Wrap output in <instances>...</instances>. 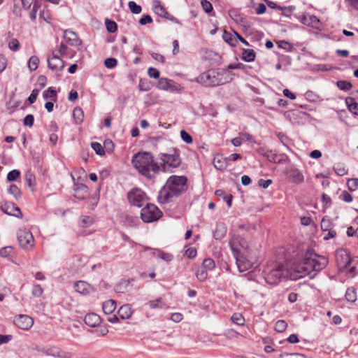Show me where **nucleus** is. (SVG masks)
I'll list each match as a JSON object with an SVG mask.
<instances>
[{"instance_id": "obj_51", "label": "nucleus", "mask_w": 358, "mask_h": 358, "mask_svg": "<svg viewBox=\"0 0 358 358\" xmlns=\"http://www.w3.org/2000/svg\"><path fill=\"white\" fill-rule=\"evenodd\" d=\"M20 47V42L17 38H12L8 43V48L12 51H17Z\"/></svg>"}, {"instance_id": "obj_1", "label": "nucleus", "mask_w": 358, "mask_h": 358, "mask_svg": "<svg viewBox=\"0 0 358 358\" xmlns=\"http://www.w3.org/2000/svg\"><path fill=\"white\" fill-rule=\"evenodd\" d=\"M187 178L183 176H170L159 192L157 201L162 204L171 202L183 193L187 187Z\"/></svg>"}, {"instance_id": "obj_15", "label": "nucleus", "mask_w": 358, "mask_h": 358, "mask_svg": "<svg viewBox=\"0 0 358 358\" xmlns=\"http://www.w3.org/2000/svg\"><path fill=\"white\" fill-rule=\"evenodd\" d=\"M248 254V253H243L238 254V256H234L236 259L238 270L241 273L250 269L252 266V263L246 257Z\"/></svg>"}, {"instance_id": "obj_5", "label": "nucleus", "mask_w": 358, "mask_h": 358, "mask_svg": "<svg viewBox=\"0 0 358 358\" xmlns=\"http://www.w3.org/2000/svg\"><path fill=\"white\" fill-rule=\"evenodd\" d=\"M222 76L215 70H208L200 74L196 80L205 87H215L224 83L221 78Z\"/></svg>"}, {"instance_id": "obj_64", "label": "nucleus", "mask_w": 358, "mask_h": 358, "mask_svg": "<svg viewBox=\"0 0 358 358\" xmlns=\"http://www.w3.org/2000/svg\"><path fill=\"white\" fill-rule=\"evenodd\" d=\"M148 76L150 78H158L159 77V71L155 68L150 67L148 71Z\"/></svg>"}, {"instance_id": "obj_29", "label": "nucleus", "mask_w": 358, "mask_h": 358, "mask_svg": "<svg viewBox=\"0 0 358 358\" xmlns=\"http://www.w3.org/2000/svg\"><path fill=\"white\" fill-rule=\"evenodd\" d=\"M215 195L217 197L223 199V200L227 203L229 208L231 206L233 198L231 194L226 193L222 189H217L215 191Z\"/></svg>"}, {"instance_id": "obj_6", "label": "nucleus", "mask_w": 358, "mask_h": 358, "mask_svg": "<svg viewBox=\"0 0 358 358\" xmlns=\"http://www.w3.org/2000/svg\"><path fill=\"white\" fill-rule=\"evenodd\" d=\"M289 273V279L296 280L299 278H303L306 275H309L310 278H313L315 273L311 274L310 271L308 268L306 264V258H305L301 262L294 264L289 268H287Z\"/></svg>"}, {"instance_id": "obj_28", "label": "nucleus", "mask_w": 358, "mask_h": 358, "mask_svg": "<svg viewBox=\"0 0 358 358\" xmlns=\"http://www.w3.org/2000/svg\"><path fill=\"white\" fill-rule=\"evenodd\" d=\"M102 308L105 314H110L116 308V301L112 299L108 300L103 303Z\"/></svg>"}, {"instance_id": "obj_30", "label": "nucleus", "mask_w": 358, "mask_h": 358, "mask_svg": "<svg viewBox=\"0 0 358 358\" xmlns=\"http://www.w3.org/2000/svg\"><path fill=\"white\" fill-rule=\"evenodd\" d=\"M292 181L296 184H300L303 182L304 178L301 171L296 169H292L290 172Z\"/></svg>"}, {"instance_id": "obj_12", "label": "nucleus", "mask_w": 358, "mask_h": 358, "mask_svg": "<svg viewBox=\"0 0 358 358\" xmlns=\"http://www.w3.org/2000/svg\"><path fill=\"white\" fill-rule=\"evenodd\" d=\"M132 315L131 307L129 304L122 306L116 315H113L108 318V320L111 323H116L121 320H126L129 318Z\"/></svg>"}, {"instance_id": "obj_56", "label": "nucleus", "mask_w": 358, "mask_h": 358, "mask_svg": "<svg viewBox=\"0 0 358 358\" xmlns=\"http://www.w3.org/2000/svg\"><path fill=\"white\" fill-rule=\"evenodd\" d=\"M117 61L115 58H112V57L107 58L104 61L105 66L108 69H113V68L117 66Z\"/></svg>"}, {"instance_id": "obj_17", "label": "nucleus", "mask_w": 358, "mask_h": 358, "mask_svg": "<svg viewBox=\"0 0 358 358\" xmlns=\"http://www.w3.org/2000/svg\"><path fill=\"white\" fill-rule=\"evenodd\" d=\"M261 153L270 162L275 164L282 162L286 157L285 155L278 154L275 150H262Z\"/></svg>"}, {"instance_id": "obj_61", "label": "nucleus", "mask_w": 358, "mask_h": 358, "mask_svg": "<svg viewBox=\"0 0 358 358\" xmlns=\"http://www.w3.org/2000/svg\"><path fill=\"white\" fill-rule=\"evenodd\" d=\"M34 122V117L32 115L29 114L25 116L23 120V123L25 126L32 127Z\"/></svg>"}, {"instance_id": "obj_31", "label": "nucleus", "mask_w": 358, "mask_h": 358, "mask_svg": "<svg viewBox=\"0 0 358 358\" xmlns=\"http://www.w3.org/2000/svg\"><path fill=\"white\" fill-rule=\"evenodd\" d=\"M50 354L54 357H61V358H71V354L65 352L59 348L53 347L50 350Z\"/></svg>"}, {"instance_id": "obj_13", "label": "nucleus", "mask_w": 358, "mask_h": 358, "mask_svg": "<svg viewBox=\"0 0 358 358\" xmlns=\"http://www.w3.org/2000/svg\"><path fill=\"white\" fill-rule=\"evenodd\" d=\"M13 322L18 328L24 330L29 329L34 324L33 319L27 315L15 316Z\"/></svg>"}, {"instance_id": "obj_20", "label": "nucleus", "mask_w": 358, "mask_h": 358, "mask_svg": "<svg viewBox=\"0 0 358 358\" xmlns=\"http://www.w3.org/2000/svg\"><path fill=\"white\" fill-rule=\"evenodd\" d=\"M85 324L92 327L98 326L101 323V317L96 313H88L84 318Z\"/></svg>"}, {"instance_id": "obj_38", "label": "nucleus", "mask_w": 358, "mask_h": 358, "mask_svg": "<svg viewBox=\"0 0 358 358\" xmlns=\"http://www.w3.org/2000/svg\"><path fill=\"white\" fill-rule=\"evenodd\" d=\"M345 299L348 301L353 303L357 300V294L355 288L348 287L345 292Z\"/></svg>"}, {"instance_id": "obj_55", "label": "nucleus", "mask_w": 358, "mask_h": 358, "mask_svg": "<svg viewBox=\"0 0 358 358\" xmlns=\"http://www.w3.org/2000/svg\"><path fill=\"white\" fill-rule=\"evenodd\" d=\"M157 255L161 258L162 259L164 260V261H166V262H170L173 259V255L169 254V253H167V252H164L163 251H161V250H157Z\"/></svg>"}, {"instance_id": "obj_41", "label": "nucleus", "mask_w": 358, "mask_h": 358, "mask_svg": "<svg viewBox=\"0 0 358 358\" xmlns=\"http://www.w3.org/2000/svg\"><path fill=\"white\" fill-rule=\"evenodd\" d=\"M229 15L236 23L241 24L244 21L243 17L236 10H230Z\"/></svg>"}, {"instance_id": "obj_33", "label": "nucleus", "mask_w": 358, "mask_h": 358, "mask_svg": "<svg viewBox=\"0 0 358 358\" xmlns=\"http://www.w3.org/2000/svg\"><path fill=\"white\" fill-rule=\"evenodd\" d=\"M255 57V52L252 49H243L242 51V59L245 62H254Z\"/></svg>"}, {"instance_id": "obj_21", "label": "nucleus", "mask_w": 358, "mask_h": 358, "mask_svg": "<svg viewBox=\"0 0 358 358\" xmlns=\"http://www.w3.org/2000/svg\"><path fill=\"white\" fill-rule=\"evenodd\" d=\"M58 52L61 56L66 58L72 59L76 55V52L69 48L64 43H62L58 48Z\"/></svg>"}, {"instance_id": "obj_40", "label": "nucleus", "mask_w": 358, "mask_h": 358, "mask_svg": "<svg viewBox=\"0 0 358 358\" xmlns=\"http://www.w3.org/2000/svg\"><path fill=\"white\" fill-rule=\"evenodd\" d=\"M202 266L206 270L212 271L215 268V262L211 258H206L203 261Z\"/></svg>"}, {"instance_id": "obj_53", "label": "nucleus", "mask_w": 358, "mask_h": 358, "mask_svg": "<svg viewBox=\"0 0 358 358\" xmlns=\"http://www.w3.org/2000/svg\"><path fill=\"white\" fill-rule=\"evenodd\" d=\"M92 148L96 152V153L99 155H103L105 154V151L102 147V145L97 142L92 143Z\"/></svg>"}, {"instance_id": "obj_34", "label": "nucleus", "mask_w": 358, "mask_h": 358, "mask_svg": "<svg viewBox=\"0 0 358 358\" xmlns=\"http://www.w3.org/2000/svg\"><path fill=\"white\" fill-rule=\"evenodd\" d=\"M345 103L349 110L355 115H358V103L355 101V99L352 97H348L345 99Z\"/></svg>"}, {"instance_id": "obj_11", "label": "nucleus", "mask_w": 358, "mask_h": 358, "mask_svg": "<svg viewBox=\"0 0 358 358\" xmlns=\"http://www.w3.org/2000/svg\"><path fill=\"white\" fill-rule=\"evenodd\" d=\"M157 87L159 90L169 91L171 92H180L182 89L180 84L166 78H159Z\"/></svg>"}, {"instance_id": "obj_18", "label": "nucleus", "mask_w": 358, "mask_h": 358, "mask_svg": "<svg viewBox=\"0 0 358 358\" xmlns=\"http://www.w3.org/2000/svg\"><path fill=\"white\" fill-rule=\"evenodd\" d=\"M64 39L66 43L74 47H78L81 45L82 41L78 38L76 32L65 30L63 35Z\"/></svg>"}, {"instance_id": "obj_58", "label": "nucleus", "mask_w": 358, "mask_h": 358, "mask_svg": "<svg viewBox=\"0 0 358 358\" xmlns=\"http://www.w3.org/2000/svg\"><path fill=\"white\" fill-rule=\"evenodd\" d=\"M76 191H82L85 194H82L80 196L76 195V198H78L79 199H84L86 196V194H87L88 188L85 185L80 184L78 186Z\"/></svg>"}, {"instance_id": "obj_47", "label": "nucleus", "mask_w": 358, "mask_h": 358, "mask_svg": "<svg viewBox=\"0 0 358 358\" xmlns=\"http://www.w3.org/2000/svg\"><path fill=\"white\" fill-rule=\"evenodd\" d=\"M105 24L106 29L108 30V32L114 33L117 31V25L116 22H115L114 21L106 19Z\"/></svg>"}, {"instance_id": "obj_2", "label": "nucleus", "mask_w": 358, "mask_h": 358, "mask_svg": "<svg viewBox=\"0 0 358 358\" xmlns=\"http://www.w3.org/2000/svg\"><path fill=\"white\" fill-rule=\"evenodd\" d=\"M136 169L148 179H153L155 174L160 173L159 165L155 162L152 155L148 152L136 154Z\"/></svg>"}, {"instance_id": "obj_23", "label": "nucleus", "mask_w": 358, "mask_h": 358, "mask_svg": "<svg viewBox=\"0 0 358 358\" xmlns=\"http://www.w3.org/2000/svg\"><path fill=\"white\" fill-rule=\"evenodd\" d=\"M153 10L157 15L160 17L168 18V15H169V13L166 10L164 5L157 0H155L153 2Z\"/></svg>"}, {"instance_id": "obj_36", "label": "nucleus", "mask_w": 358, "mask_h": 358, "mask_svg": "<svg viewBox=\"0 0 358 358\" xmlns=\"http://www.w3.org/2000/svg\"><path fill=\"white\" fill-rule=\"evenodd\" d=\"M4 211L6 214L13 215L17 217H20L22 216L20 209L17 206H14L13 204L8 206Z\"/></svg>"}, {"instance_id": "obj_27", "label": "nucleus", "mask_w": 358, "mask_h": 358, "mask_svg": "<svg viewBox=\"0 0 358 358\" xmlns=\"http://www.w3.org/2000/svg\"><path fill=\"white\" fill-rule=\"evenodd\" d=\"M223 40L229 44L231 46L235 47L237 44V38L236 37L234 32L231 33L227 31H224L222 34Z\"/></svg>"}, {"instance_id": "obj_26", "label": "nucleus", "mask_w": 358, "mask_h": 358, "mask_svg": "<svg viewBox=\"0 0 358 358\" xmlns=\"http://www.w3.org/2000/svg\"><path fill=\"white\" fill-rule=\"evenodd\" d=\"M334 227V224L331 222V220L327 217V216L324 217L322 219L320 223V228L323 233H326L327 231H333Z\"/></svg>"}, {"instance_id": "obj_63", "label": "nucleus", "mask_w": 358, "mask_h": 358, "mask_svg": "<svg viewBox=\"0 0 358 358\" xmlns=\"http://www.w3.org/2000/svg\"><path fill=\"white\" fill-rule=\"evenodd\" d=\"M280 358H306V357L300 353H285L280 355Z\"/></svg>"}, {"instance_id": "obj_37", "label": "nucleus", "mask_w": 358, "mask_h": 358, "mask_svg": "<svg viewBox=\"0 0 358 358\" xmlns=\"http://www.w3.org/2000/svg\"><path fill=\"white\" fill-rule=\"evenodd\" d=\"M43 96L45 99H50L53 101H56L57 100L56 91L52 87H48L46 90L44 91Z\"/></svg>"}, {"instance_id": "obj_7", "label": "nucleus", "mask_w": 358, "mask_h": 358, "mask_svg": "<svg viewBox=\"0 0 358 358\" xmlns=\"http://www.w3.org/2000/svg\"><path fill=\"white\" fill-rule=\"evenodd\" d=\"M229 246L234 256L249 253V245L246 240L239 235L234 234L229 240Z\"/></svg>"}, {"instance_id": "obj_25", "label": "nucleus", "mask_w": 358, "mask_h": 358, "mask_svg": "<svg viewBox=\"0 0 358 358\" xmlns=\"http://www.w3.org/2000/svg\"><path fill=\"white\" fill-rule=\"evenodd\" d=\"M213 164L216 169L223 171L227 168V158L222 155H217L213 159Z\"/></svg>"}, {"instance_id": "obj_62", "label": "nucleus", "mask_w": 358, "mask_h": 358, "mask_svg": "<svg viewBox=\"0 0 358 358\" xmlns=\"http://www.w3.org/2000/svg\"><path fill=\"white\" fill-rule=\"evenodd\" d=\"M8 192L16 198L20 195V190L15 185H11L8 189Z\"/></svg>"}, {"instance_id": "obj_59", "label": "nucleus", "mask_w": 358, "mask_h": 358, "mask_svg": "<svg viewBox=\"0 0 358 358\" xmlns=\"http://www.w3.org/2000/svg\"><path fill=\"white\" fill-rule=\"evenodd\" d=\"M196 276L199 281H204L208 276L207 271L204 269L198 270L196 272Z\"/></svg>"}, {"instance_id": "obj_9", "label": "nucleus", "mask_w": 358, "mask_h": 358, "mask_svg": "<svg viewBox=\"0 0 358 358\" xmlns=\"http://www.w3.org/2000/svg\"><path fill=\"white\" fill-rule=\"evenodd\" d=\"M306 258V264L310 269L311 274L322 270L328 264V258L325 256H320L314 254Z\"/></svg>"}, {"instance_id": "obj_45", "label": "nucleus", "mask_w": 358, "mask_h": 358, "mask_svg": "<svg viewBox=\"0 0 358 358\" xmlns=\"http://www.w3.org/2000/svg\"><path fill=\"white\" fill-rule=\"evenodd\" d=\"M231 321L236 324L242 326L244 324L245 319L241 313H236L231 317Z\"/></svg>"}, {"instance_id": "obj_8", "label": "nucleus", "mask_w": 358, "mask_h": 358, "mask_svg": "<svg viewBox=\"0 0 358 358\" xmlns=\"http://www.w3.org/2000/svg\"><path fill=\"white\" fill-rule=\"evenodd\" d=\"M162 215V211L154 204L147 203L141 210V218L144 222H152L158 220Z\"/></svg>"}, {"instance_id": "obj_49", "label": "nucleus", "mask_w": 358, "mask_h": 358, "mask_svg": "<svg viewBox=\"0 0 358 358\" xmlns=\"http://www.w3.org/2000/svg\"><path fill=\"white\" fill-rule=\"evenodd\" d=\"M94 219L90 216H83L80 218V225L83 227H87L92 224Z\"/></svg>"}, {"instance_id": "obj_3", "label": "nucleus", "mask_w": 358, "mask_h": 358, "mask_svg": "<svg viewBox=\"0 0 358 358\" xmlns=\"http://www.w3.org/2000/svg\"><path fill=\"white\" fill-rule=\"evenodd\" d=\"M159 157L162 161L159 165L160 172L172 173L175 169L178 168L182 163L180 152L177 149L169 150L167 153H160Z\"/></svg>"}, {"instance_id": "obj_39", "label": "nucleus", "mask_w": 358, "mask_h": 358, "mask_svg": "<svg viewBox=\"0 0 358 358\" xmlns=\"http://www.w3.org/2000/svg\"><path fill=\"white\" fill-rule=\"evenodd\" d=\"M39 64V59L37 56H31L28 62V68L31 71L37 69Z\"/></svg>"}, {"instance_id": "obj_19", "label": "nucleus", "mask_w": 358, "mask_h": 358, "mask_svg": "<svg viewBox=\"0 0 358 358\" xmlns=\"http://www.w3.org/2000/svg\"><path fill=\"white\" fill-rule=\"evenodd\" d=\"M76 291L83 295H87L94 291V287L85 281L80 280L75 283Z\"/></svg>"}, {"instance_id": "obj_54", "label": "nucleus", "mask_w": 358, "mask_h": 358, "mask_svg": "<svg viewBox=\"0 0 358 358\" xmlns=\"http://www.w3.org/2000/svg\"><path fill=\"white\" fill-rule=\"evenodd\" d=\"M20 176V171H18L17 169H14V170L10 171V172H8V173L7 175V180L8 181H14V180H17V178H19Z\"/></svg>"}, {"instance_id": "obj_43", "label": "nucleus", "mask_w": 358, "mask_h": 358, "mask_svg": "<svg viewBox=\"0 0 358 358\" xmlns=\"http://www.w3.org/2000/svg\"><path fill=\"white\" fill-rule=\"evenodd\" d=\"M138 87L141 91H148L152 87V83L147 79H141L140 80Z\"/></svg>"}, {"instance_id": "obj_14", "label": "nucleus", "mask_w": 358, "mask_h": 358, "mask_svg": "<svg viewBox=\"0 0 358 358\" xmlns=\"http://www.w3.org/2000/svg\"><path fill=\"white\" fill-rule=\"evenodd\" d=\"M336 261L338 266L341 269L347 268L351 262L350 255L345 250H341L336 252Z\"/></svg>"}, {"instance_id": "obj_46", "label": "nucleus", "mask_w": 358, "mask_h": 358, "mask_svg": "<svg viewBox=\"0 0 358 358\" xmlns=\"http://www.w3.org/2000/svg\"><path fill=\"white\" fill-rule=\"evenodd\" d=\"M287 327V323L282 320H278L275 324V330L278 332H284Z\"/></svg>"}, {"instance_id": "obj_44", "label": "nucleus", "mask_w": 358, "mask_h": 358, "mask_svg": "<svg viewBox=\"0 0 358 358\" xmlns=\"http://www.w3.org/2000/svg\"><path fill=\"white\" fill-rule=\"evenodd\" d=\"M149 305L150 307L152 309L162 308L165 306V303L162 301V299L160 297L157 299L150 301Z\"/></svg>"}, {"instance_id": "obj_10", "label": "nucleus", "mask_w": 358, "mask_h": 358, "mask_svg": "<svg viewBox=\"0 0 358 358\" xmlns=\"http://www.w3.org/2000/svg\"><path fill=\"white\" fill-rule=\"evenodd\" d=\"M17 240L21 248L28 249L34 245V236L27 229H20L17 234Z\"/></svg>"}, {"instance_id": "obj_57", "label": "nucleus", "mask_w": 358, "mask_h": 358, "mask_svg": "<svg viewBox=\"0 0 358 358\" xmlns=\"http://www.w3.org/2000/svg\"><path fill=\"white\" fill-rule=\"evenodd\" d=\"M13 252L12 247L8 246L0 249V256L2 257H8Z\"/></svg>"}, {"instance_id": "obj_22", "label": "nucleus", "mask_w": 358, "mask_h": 358, "mask_svg": "<svg viewBox=\"0 0 358 358\" xmlns=\"http://www.w3.org/2000/svg\"><path fill=\"white\" fill-rule=\"evenodd\" d=\"M227 231V229L224 223H217L215 229L213 232V237L216 240H221L225 236Z\"/></svg>"}, {"instance_id": "obj_32", "label": "nucleus", "mask_w": 358, "mask_h": 358, "mask_svg": "<svg viewBox=\"0 0 358 358\" xmlns=\"http://www.w3.org/2000/svg\"><path fill=\"white\" fill-rule=\"evenodd\" d=\"M146 201V194L140 189L136 188V206L141 207Z\"/></svg>"}, {"instance_id": "obj_52", "label": "nucleus", "mask_w": 358, "mask_h": 358, "mask_svg": "<svg viewBox=\"0 0 358 358\" xmlns=\"http://www.w3.org/2000/svg\"><path fill=\"white\" fill-rule=\"evenodd\" d=\"M347 185L350 191L358 189V178H351L348 180Z\"/></svg>"}, {"instance_id": "obj_4", "label": "nucleus", "mask_w": 358, "mask_h": 358, "mask_svg": "<svg viewBox=\"0 0 358 358\" xmlns=\"http://www.w3.org/2000/svg\"><path fill=\"white\" fill-rule=\"evenodd\" d=\"M264 278L268 284L277 285L282 279L289 278V273L283 265H276L265 271Z\"/></svg>"}, {"instance_id": "obj_42", "label": "nucleus", "mask_w": 358, "mask_h": 358, "mask_svg": "<svg viewBox=\"0 0 358 358\" xmlns=\"http://www.w3.org/2000/svg\"><path fill=\"white\" fill-rule=\"evenodd\" d=\"M336 85L341 90L343 91H348L352 87L351 83L346 80H338L336 83Z\"/></svg>"}, {"instance_id": "obj_50", "label": "nucleus", "mask_w": 358, "mask_h": 358, "mask_svg": "<svg viewBox=\"0 0 358 358\" xmlns=\"http://www.w3.org/2000/svg\"><path fill=\"white\" fill-rule=\"evenodd\" d=\"M201 6L203 8V10L206 13H210L213 11V5L212 3L208 1V0H201Z\"/></svg>"}, {"instance_id": "obj_60", "label": "nucleus", "mask_w": 358, "mask_h": 358, "mask_svg": "<svg viewBox=\"0 0 358 358\" xmlns=\"http://www.w3.org/2000/svg\"><path fill=\"white\" fill-rule=\"evenodd\" d=\"M180 136L182 141L187 143H191L192 142V136L185 130L180 131Z\"/></svg>"}, {"instance_id": "obj_24", "label": "nucleus", "mask_w": 358, "mask_h": 358, "mask_svg": "<svg viewBox=\"0 0 358 358\" xmlns=\"http://www.w3.org/2000/svg\"><path fill=\"white\" fill-rule=\"evenodd\" d=\"M252 139V136L248 133H240L238 136L231 139V143L236 146H240L243 141H249Z\"/></svg>"}, {"instance_id": "obj_35", "label": "nucleus", "mask_w": 358, "mask_h": 358, "mask_svg": "<svg viewBox=\"0 0 358 358\" xmlns=\"http://www.w3.org/2000/svg\"><path fill=\"white\" fill-rule=\"evenodd\" d=\"M73 117L76 124H81L84 120V113L83 110L79 107L75 108L73 111Z\"/></svg>"}, {"instance_id": "obj_16", "label": "nucleus", "mask_w": 358, "mask_h": 358, "mask_svg": "<svg viewBox=\"0 0 358 358\" xmlns=\"http://www.w3.org/2000/svg\"><path fill=\"white\" fill-rule=\"evenodd\" d=\"M65 63L62 58L52 52L51 57L48 58V66L53 71H61L64 67Z\"/></svg>"}, {"instance_id": "obj_48", "label": "nucleus", "mask_w": 358, "mask_h": 358, "mask_svg": "<svg viewBox=\"0 0 358 358\" xmlns=\"http://www.w3.org/2000/svg\"><path fill=\"white\" fill-rule=\"evenodd\" d=\"M43 293V289L38 284H36L33 285L31 294L35 297H40L42 296Z\"/></svg>"}]
</instances>
